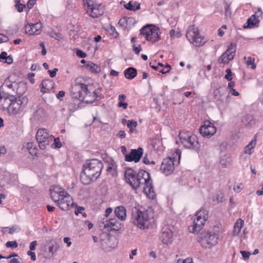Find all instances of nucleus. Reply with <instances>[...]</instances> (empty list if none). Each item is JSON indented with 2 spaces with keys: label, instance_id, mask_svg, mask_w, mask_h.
Here are the masks:
<instances>
[{
  "label": "nucleus",
  "instance_id": "1",
  "mask_svg": "<svg viewBox=\"0 0 263 263\" xmlns=\"http://www.w3.org/2000/svg\"><path fill=\"white\" fill-rule=\"evenodd\" d=\"M125 178L127 183L135 190L144 183L145 186L143 188L144 193L152 199L155 197L153 180L146 171L142 170L137 173L132 168L127 167L125 172Z\"/></svg>",
  "mask_w": 263,
  "mask_h": 263
},
{
  "label": "nucleus",
  "instance_id": "2",
  "mask_svg": "<svg viewBox=\"0 0 263 263\" xmlns=\"http://www.w3.org/2000/svg\"><path fill=\"white\" fill-rule=\"evenodd\" d=\"M81 78L75 80L74 84L70 89V95L72 98L79 99L86 103H92L101 99V92L99 89L95 90L92 92L88 89L87 85Z\"/></svg>",
  "mask_w": 263,
  "mask_h": 263
},
{
  "label": "nucleus",
  "instance_id": "3",
  "mask_svg": "<svg viewBox=\"0 0 263 263\" xmlns=\"http://www.w3.org/2000/svg\"><path fill=\"white\" fill-rule=\"evenodd\" d=\"M103 165L96 159L88 160L83 165V172L80 179L82 183L87 185L95 181L100 176Z\"/></svg>",
  "mask_w": 263,
  "mask_h": 263
},
{
  "label": "nucleus",
  "instance_id": "4",
  "mask_svg": "<svg viewBox=\"0 0 263 263\" xmlns=\"http://www.w3.org/2000/svg\"><path fill=\"white\" fill-rule=\"evenodd\" d=\"M218 235L215 232L204 231L200 233L196 238L197 241L205 249H210L217 245Z\"/></svg>",
  "mask_w": 263,
  "mask_h": 263
},
{
  "label": "nucleus",
  "instance_id": "5",
  "mask_svg": "<svg viewBox=\"0 0 263 263\" xmlns=\"http://www.w3.org/2000/svg\"><path fill=\"white\" fill-rule=\"evenodd\" d=\"M178 137L180 142L185 148L198 149V138L195 135L189 132L182 131L179 134Z\"/></svg>",
  "mask_w": 263,
  "mask_h": 263
},
{
  "label": "nucleus",
  "instance_id": "6",
  "mask_svg": "<svg viewBox=\"0 0 263 263\" xmlns=\"http://www.w3.org/2000/svg\"><path fill=\"white\" fill-rule=\"evenodd\" d=\"M133 216L135 224L141 229L148 228L149 224V216L147 211H141L136 209L133 211Z\"/></svg>",
  "mask_w": 263,
  "mask_h": 263
},
{
  "label": "nucleus",
  "instance_id": "7",
  "mask_svg": "<svg viewBox=\"0 0 263 263\" xmlns=\"http://www.w3.org/2000/svg\"><path fill=\"white\" fill-rule=\"evenodd\" d=\"M28 101V98L25 96H13L11 105L9 109V114L15 115L22 111L25 108Z\"/></svg>",
  "mask_w": 263,
  "mask_h": 263
},
{
  "label": "nucleus",
  "instance_id": "8",
  "mask_svg": "<svg viewBox=\"0 0 263 263\" xmlns=\"http://www.w3.org/2000/svg\"><path fill=\"white\" fill-rule=\"evenodd\" d=\"M186 37L192 44L196 47L201 46L206 42L204 38L200 35L198 29L194 26L189 28Z\"/></svg>",
  "mask_w": 263,
  "mask_h": 263
},
{
  "label": "nucleus",
  "instance_id": "9",
  "mask_svg": "<svg viewBox=\"0 0 263 263\" xmlns=\"http://www.w3.org/2000/svg\"><path fill=\"white\" fill-rule=\"evenodd\" d=\"M159 28L153 25H146L140 30V34L145 37L148 41L155 43L160 39Z\"/></svg>",
  "mask_w": 263,
  "mask_h": 263
},
{
  "label": "nucleus",
  "instance_id": "10",
  "mask_svg": "<svg viewBox=\"0 0 263 263\" xmlns=\"http://www.w3.org/2000/svg\"><path fill=\"white\" fill-rule=\"evenodd\" d=\"M53 137L49 136L47 130L45 128L38 129L36 134V139L41 149H45L47 145L53 140Z\"/></svg>",
  "mask_w": 263,
  "mask_h": 263
},
{
  "label": "nucleus",
  "instance_id": "11",
  "mask_svg": "<svg viewBox=\"0 0 263 263\" xmlns=\"http://www.w3.org/2000/svg\"><path fill=\"white\" fill-rule=\"evenodd\" d=\"M236 50V44L231 43L228 49L218 59L219 63H228L229 62L234 59Z\"/></svg>",
  "mask_w": 263,
  "mask_h": 263
},
{
  "label": "nucleus",
  "instance_id": "12",
  "mask_svg": "<svg viewBox=\"0 0 263 263\" xmlns=\"http://www.w3.org/2000/svg\"><path fill=\"white\" fill-rule=\"evenodd\" d=\"M174 158L167 157L161 163L160 170L165 176L171 175L174 171Z\"/></svg>",
  "mask_w": 263,
  "mask_h": 263
},
{
  "label": "nucleus",
  "instance_id": "13",
  "mask_svg": "<svg viewBox=\"0 0 263 263\" xmlns=\"http://www.w3.org/2000/svg\"><path fill=\"white\" fill-rule=\"evenodd\" d=\"M216 128L214 125L209 121L204 122L199 129L200 134L204 137L210 138L215 134Z\"/></svg>",
  "mask_w": 263,
  "mask_h": 263
},
{
  "label": "nucleus",
  "instance_id": "14",
  "mask_svg": "<svg viewBox=\"0 0 263 263\" xmlns=\"http://www.w3.org/2000/svg\"><path fill=\"white\" fill-rule=\"evenodd\" d=\"M59 198V200L54 202L57 203L59 207L63 211H67L74 205V202L68 194Z\"/></svg>",
  "mask_w": 263,
  "mask_h": 263
},
{
  "label": "nucleus",
  "instance_id": "15",
  "mask_svg": "<svg viewBox=\"0 0 263 263\" xmlns=\"http://www.w3.org/2000/svg\"><path fill=\"white\" fill-rule=\"evenodd\" d=\"M143 149L142 147L137 149H132L128 154L125 155V161L127 162H138L142 155Z\"/></svg>",
  "mask_w": 263,
  "mask_h": 263
},
{
  "label": "nucleus",
  "instance_id": "16",
  "mask_svg": "<svg viewBox=\"0 0 263 263\" xmlns=\"http://www.w3.org/2000/svg\"><path fill=\"white\" fill-rule=\"evenodd\" d=\"M13 98V95L4 92L0 93V109L3 110H7L9 113V109L11 105Z\"/></svg>",
  "mask_w": 263,
  "mask_h": 263
},
{
  "label": "nucleus",
  "instance_id": "17",
  "mask_svg": "<svg viewBox=\"0 0 263 263\" xmlns=\"http://www.w3.org/2000/svg\"><path fill=\"white\" fill-rule=\"evenodd\" d=\"M160 239L164 244L171 243L173 240V232L168 226L163 227L160 235Z\"/></svg>",
  "mask_w": 263,
  "mask_h": 263
},
{
  "label": "nucleus",
  "instance_id": "18",
  "mask_svg": "<svg viewBox=\"0 0 263 263\" xmlns=\"http://www.w3.org/2000/svg\"><path fill=\"white\" fill-rule=\"evenodd\" d=\"M50 192L51 198L54 201L59 200V198L68 194L62 188L57 185L52 186L50 189Z\"/></svg>",
  "mask_w": 263,
  "mask_h": 263
},
{
  "label": "nucleus",
  "instance_id": "19",
  "mask_svg": "<svg viewBox=\"0 0 263 263\" xmlns=\"http://www.w3.org/2000/svg\"><path fill=\"white\" fill-rule=\"evenodd\" d=\"M227 92V88L224 86L219 87L214 90L213 95L217 105H219L223 103V98Z\"/></svg>",
  "mask_w": 263,
  "mask_h": 263
},
{
  "label": "nucleus",
  "instance_id": "20",
  "mask_svg": "<svg viewBox=\"0 0 263 263\" xmlns=\"http://www.w3.org/2000/svg\"><path fill=\"white\" fill-rule=\"evenodd\" d=\"M88 14L92 18H97L104 13L103 7L101 4L95 3L89 9Z\"/></svg>",
  "mask_w": 263,
  "mask_h": 263
},
{
  "label": "nucleus",
  "instance_id": "21",
  "mask_svg": "<svg viewBox=\"0 0 263 263\" xmlns=\"http://www.w3.org/2000/svg\"><path fill=\"white\" fill-rule=\"evenodd\" d=\"M104 224V228L106 229L107 231H118L121 228V223L118 221L116 218H111L106 220Z\"/></svg>",
  "mask_w": 263,
  "mask_h": 263
},
{
  "label": "nucleus",
  "instance_id": "22",
  "mask_svg": "<svg viewBox=\"0 0 263 263\" xmlns=\"http://www.w3.org/2000/svg\"><path fill=\"white\" fill-rule=\"evenodd\" d=\"M42 27L40 23H35L34 24H28L25 26V32L26 34L29 35L38 34L41 31Z\"/></svg>",
  "mask_w": 263,
  "mask_h": 263
},
{
  "label": "nucleus",
  "instance_id": "23",
  "mask_svg": "<svg viewBox=\"0 0 263 263\" xmlns=\"http://www.w3.org/2000/svg\"><path fill=\"white\" fill-rule=\"evenodd\" d=\"M33 117L35 119L43 121L47 118L48 114L43 107L37 106L33 112Z\"/></svg>",
  "mask_w": 263,
  "mask_h": 263
},
{
  "label": "nucleus",
  "instance_id": "24",
  "mask_svg": "<svg viewBox=\"0 0 263 263\" xmlns=\"http://www.w3.org/2000/svg\"><path fill=\"white\" fill-rule=\"evenodd\" d=\"M60 242L55 239H51L47 242L49 254V257H52L53 254L59 250L60 245Z\"/></svg>",
  "mask_w": 263,
  "mask_h": 263
},
{
  "label": "nucleus",
  "instance_id": "25",
  "mask_svg": "<svg viewBox=\"0 0 263 263\" xmlns=\"http://www.w3.org/2000/svg\"><path fill=\"white\" fill-rule=\"evenodd\" d=\"M205 221L201 220V219L196 217L194 220L193 225L189 227V230L190 232L195 233L200 231Z\"/></svg>",
  "mask_w": 263,
  "mask_h": 263
},
{
  "label": "nucleus",
  "instance_id": "26",
  "mask_svg": "<svg viewBox=\"0 0 263 263\" xmlns=\"http://www.w3.org/2000/svg\"><path fill=\"white\" fill-rule=\"evenodd\" d=\"M53 85L54 82L52 80L49 79L44 80L41 84V92L43 93L48 92L53 87Z\"/></svg>",
  "mask_w": 263,
  "mask_h": 263
},
{
  "label": "nucleus",
  "instance_id": "27",
  "mask_svg": "<svg viewBox=\"0 0 263 263\" xmlns=\"http://www.w3.org/2000/svg\"><path fill=\"white\" fill-rule=\"evenodd\" d=\"M114 213L115 215L120 220H124L126 219V210L123 206H119L116 208Z\"/></svg>",
  "mask_w": 263,
  "mask_h": 263
},
{
  "label": "nucleus",
  "instance_id": "28",
  "mask_svg": "<svg viewBox=\"0 0 263 263\" xmlns=\"http://www.w3.org/2000/svg\"><path fill=\"white\" fill-rule=\"evenodd\" d=\"M125 77L128 80H132L137 75V69L133 67H128L124 71Z\"/></svg>",
  "mask_w": 263,
  "mask_h": 263
},
{
  "label": "nucleus",
  "instance_id": "29",
  "mask_svg": "<svg viewBox=\"0 0 263 263\" xmlns=\"http://www.w3.org/2000/svg\"><path fill=\"white\" fill-rule=\"evenodd\" d=\"M242 123L245 126L251 127L255 124V120L252 115H247L242 118Z\"/></svg>",
  "mask_w": 263,
  "mask_h": 263
},
{
  "label": "nucleus",
  "instance_id": "30",
  "mask_svg": "<svg viewBox=\"0 0 263 263\" xmlns=\"http://www.w3.org/2000/svg\"><path fill=\"white\" fill-rule=\"evenodd\" d=\"M124 7L127 10L136 11L140 9V4L138 2L129 1L127 4L124 5Z\"/></svg>",
  "mask_w": 263,
  "mask_h": 263
},
{
  "label": "nucleus",
  "instance_id": "31",
  "mask_svg": "<svg viewBox=\"0 0 263 263\" xmlns=\"http://www.w3.org/2000/svg\"><path fill=\"white\" fill-rule=\"evenodd\" d=\"M256 144V136L249 142V143L245 147L244 153L251 155L253 152V149Z\"/></svg>",
  "mask_w": 263,
  "mask_h": 263
},
{
  "label": "nucleus",
  "instance_id": "32",
  "mask_svg": "<svg viewBox=\"0 0 263 263\" xmlns=\"http://www.w3.org/2000/svg\"><path fill=\"white\" fill-rule=\"evenodd\" d=\"M0 62H3L8 64H11L13 63L12 57L11 55H7V53L5 51H3L0 54Z\"/></svg>",
  "mask_w": 263,
  "mask_h": 263
},
{
  "label": "nucleus",
  "instance_id": "33",
  "mask_svg": "<svg viewBox=\"0 0 263 263\" xmlns=\"http://www.w3.org/2000/svg\"><path fill=\"white\" fill-rule=\"evenodd\" d=\"M16 93L18 96H23V94L26 92L27 87L26 84L23 82H20L17 83L16 87Z\"/></svg>",
  "mask_w": 263,
  "mask_h": 263
},
{
  "label": "nucleus",
  "instance_id": "34",
  "mask_svg": "<svg viewBox=\"0 0 263 263\" xmlns=\"http://www.w3.org/2000/svg\"><path fill=\"white\" fill-rule=\"evenodd\" d=\"M248 26L247 27H253L257 26V24L259 23V20L257 17H256L255 14L252 15L247 21ZM244 28H246V26H244Z\"/></svg>",
  "mask_w": 263,
  "mask_h": 263
},
{
  "label": "nucleus",
  "instance_id": "35",
  "mask_svg": "<svg viewBox=\"0 0 263 263\" xmlns=\"http://www.w3.org/2000/svg\"><path fill=\"white\" fill-rule=\"evenodd\" d=\"M243 224V221L241 219H239L237 220L234 226V230L233 231V235L236 236L239 234Z\"/></svg>",
  "mask_w": 263,
  "mask_h": 263
},
{
  "label": "nucleus",
  "instance_id": "36",
  "mask_svg": "<svg viewBox=\"0 0 263 263\" xmlns=\"http://www.w3.org/2000/svg\"><path fill=\"white\" fill-rule=\"evenodd\" d=\"M138 125V123L137 121L134 120H130L127 121V126L129 129V133H137V130L136 129V127Z\"/></svg>",
  "mask_w": 263,
  "mask_h": 263
},
{
  "label": "nucleus",
  "instance_id": "37",
  "mask_svg": "<svg viewBox=\"0 0 263 263\" xmlns=\"http://www.w3.org/2000/svg\"><path fill=\"white\" fill-rule=\"evenodd\" d=\"M86 66L93 73H98L101 71V68L98 65L91 62H88Z\"/></svg>",
  "mask_w": 263,
  "mask_h": 263
},
{
  "label": "nucleus",
  "instance_id": "38",
  "mask_svg": "<svg viewBox=\"0 0 263 263\" xmlns=\"http://www.w3.org/2000/svg\"><path fill=\"white\" fill-rule=\"evenodd\" d=\"M196 217L201 219L202 221H206L208 218V212L204 209L200 210L196 213Z\"/></svg>",
  "mask_w": 263,
  "mask_h": 263
},
{
  "label": "nucleus",
  "instance_id": "39",
  "mask_svg": "<svg viewBox=\"0 0 263 263\" xmlns=\"http://www.w3.org/2000/svg\"><path fill=\"white\" fill-rule=\"evenodd\" d=\"M244 59L246 60V63L248 66H250L252 69L256 68V65L254 63L255 60L250 57L248 58L245 57Z\"/></svg>",
  "mask_w": 263,
  "mask_h": 263
},
{
  "label": "nucleus",
  "instance_id": "40",
  "mask_svg": "<svg viewBox=\"0 0 263 263\" xmlns=\"http://www.w3.org/2000/svg\"><path fill=\"white\" fill-rule=\"evenodd\" d=\"M4 85L7 86L9 88H12L14 90V88L16 87L17 85V83L15 82H11L10 80V77H8L5 80L4 83Z\"/></svg>",
  "mask_w": 263,
  "mask_h": 263
},
{
  "label": "nucleus",
  "instance_id": "41",
  "mask_svg": "<svg viewBox=\"0 0 263 263\" xmlns=\"http://www.w3.org/2000/svg\"><path fill=\"white\" fill-rule=\"evenodd\" d=\"M224 14L227 18H230L231 17L232 12L230 9V5L228 3H225L224 5Z\"/></svg>",
  "mask_w": 263,
  "mask_h": 263
},
{
  "label": "nucleus",
  "instance_id": "42",
  "mask_svg": "<svg viewBox=\"0 0 263 263\" xmlns=\"http://www.w3.org/2000/svg\"><path fill=\"white\" fill-rule=\"evenodd\" d=\"M222 198L223 196L221 193L216 194L213 197V201L217 203H219L222 202Z\"/></svg>",
  "mask_w": 263,
  "mask_h": 263
},
{
  "label": "nucleus",
  "instance_id": "43",
  "mask_svg": "<svg viewBox=\"0 0 263 263\" xmlns=\"http://www.w3.org/2000/svg\"><path fill=\"white\" fill-rule=\"evenodd\" d=\"M50 37L54 38L59 41L63 39V36L62 34L54 31H52L50 33Z\"/></svg>",
  "mask_w": 263,
  "mask_h": 263
},
{
  "label": "nucleus",
  "instance_id": "44",
  "mask_svg": "<svg viewBox=\"0 0 263 263\" xmlns=\"http://www.w3.org/2000/svg\"><path fill=\"white\" fill-rule=\"evenodd\" d=\"M83 2L85 6H87V13H89V9L92 6L95 2L92 0H83Z\"/></svg>",
  "mask_w": 263,
  "mask_h": 263
},
{
  "label": "nucleus",
  "instance_id": "45",
  "mask_svg": "<svg viewBox=\"0 0 263 263\" xmlns=\"http://www.w3.org/2000/svg\"><path fill=\"white\" fill-rule=\"evenodd\" d=\"M162 144V142L159 139H154L152 142V145L155 149H158L159 147V145Z\"/></svg>",
  "mask_w": 263,
  "mask_h": 263
},
{
  "label": "nucleus",
  "instance_id": "46",
  "mask_svg": "<svg viewBox=\"0 0 263 263\" xmlns=\"http://www.w3.org/2000/svg\"><path fill=\"white\" fill-rule=\"evenodd\" d=\"M6 246L8 248H16L18 247V243L16 241H7Z\"/></svg>",
  "mask_w": 263,
  "mask_h": 263
},
{
  "label": "nucleus",
  "instance_id": "47",
  "mask_svg": "<svg viewBox=\"0 0 263 263\" xmlns=\"http://www.w3.org/2000/svg\"><path fill=\"white\" fill-rule=\"evenodd\" d=\"M53 145H54V147L55 148H59L62 147V145L59 137L54 139V143Z\"/></svg>",
  "mask_w": 263,
  "mask_h": 263
},
{
  "label": "nucleus",
  "instance_id": "48",
  "mask_svg": "<svg viewBox=\"0 0 263 263\" xmlns=\"http://www.w3.org/2000/svg\"><path fill=\"white\" fill-rule=\"evenodd\" d=\"M227 74L224 76V78L228 81H231L232 79V73L230 69H227L226 70Z\"/></svg>",
  "mask_w": 263,
  "mask_h": 263
},
{
  "label": "nucleus",
  "instance_id": "49",
  "mask_svg": "<svg viewBox=\"0 0 263 263\" xmlns=\"http://www.w3.org/2000/svg\"><path fill=\"white\" fill-rule=\"evenodd\" d=\"M177 263H193V261L192 258L189 257L184 260L179 259Z\"/></svg>",
  "mask_w": 263,
  "mask_h": 263
},
{
  "label": "nucleus",
  "instance_id": "50",
  "mask_svg": "<svg viewBox=\"0 0 263 263\" xmlns=\"http://www.w3.org/2000/svg\"><path fill=\"white\" fill-rule=\"evenodd\" d=\"M36 0H29L27 4V7L29 9L33 8L34 5L35 4Z\"/></svg>",
  "mask_w": 263,
  "mask_h": 263
},
{
  "label": "nucleus",
  "instance_id": "51",
  "mask_svg": "<svg viewBox=\"0 0 263 263\" xmlns=\"http://www.w3.org/2000/svg\"><path fill=\"white\" fill-rule=\"evenodd\" d=\"M15 8L17 9L18 12H22L23 11L24 8H25L26 5L21 4L19 5H15Z\"/></svg>",
  "mask_w": 263,
  "mask_h": 263
},
{
  "label": "nucleus",
  "instance_id": "52",
  "mask_svg": "<svg viewBox=\"0 0 263 263\" xmlns=\"http://www.w3.org/2000/svg\"><path fill=\"white\" fill-rule=\"evenodd\" d=\"M76 54L78 57L81 58H84L86 56V54L80 49H78L77 50Z\"/></svg>",
  "mask_w": 263,
  "mask_h": 263
},
{
  "label": "nucleus",
  "instance_id": "53",
  "mask_svg": "<svg viewBox=\"0 0 263 263\" xmlns=\"http://www.w3.org/2000/svg\"><path fill=\"white\" fill-rule=\"evenodd\" d=\"M9 40V38L7 36L0 33V43H3V42H7Z\"/></svg>",
  "mask_w": 263,
  "mask_h": 263
},
{
  "label": "nucleus",
  "instance_id": "54",
  "mask_svg": "<svg viewBox=\"0 0 263 263\" xmlns=\"http://www.w3.org/2000/svg\"><path fill=\"white\" fill-rule=\"evenodd\" d=\"M243 185L241 183H240L238 185H234L233 189L235 192L239 193L241 191Z\"/></svg>",
  "mask_w": 263,
  "mask_h": 263
},
{
  "label": "nucleus",
  "instance_id": "55",
  "mask_svg": "<svg viewBox=\"0 0 263 263\" xmlns=\"http://www.w3.org/2000/svg\"><path fill=\"white\" fill-rule=\"evenodd\" d=\"M58 71V69L57 68H54L52 70H48V72L50 74L51 78H54L57 74V72Z\"/></svg>",
  "mask_w": 263,
  "mask_h": 263
},
{
  "label": "nucleus",
  "instance_id": "56",
  "mask_svg": "<svg viewBox=\"0 0 263 263\" xmlns=\"http://www.w3.org/2000/svg\"><path fill=\"white\" fill-rule=\"evenodd\" d=\"M240 253L242 256V257L245 259H247L249 258V256L250 255V253L249 252H247L245 251H241Z\"/></svg>",
  "mask_w": 263,
  "mask_h": 263
},
{
  "label": "nucleus",
  "instance_id": "57",
  "mask_svg": "<svg viewBox=\"0 0 263 263\" xmlns=\"http://www.w3.org/2000/svg\"><path fill=\"white\" fill-rule=\"evenodd\" d=\"M65 92L63 90L60 91L58 94H57V98L60 100H62L63 98L65 96Z\"/></svg>",
  "mask_w": 263,
  "mask_h": 263
},
{
  "label": "nucleus",
  "instance_id": "58",
  "mask_svg": "<svg viewBox=\"0 0 263 263\" xmlns=\"http://www.w3.org/2000/svg\"><path fill=\"white\" fill-rule=\"evenodd\" d=\"M133 50L136 54H139L140 51L141 50V45H139L138 46L136 47L135 45H133Z\"/></svg>",
  "mask_w": 263,
  "mask_h": 263
},
{
  "label": "nucleus",
  "instance_id": "59",
  "mask_svg": "<svg viewBox=\"0 0 263 263\" xmlns=\"http://www.w3.org/2000/svg\"><path fill=\"white\" fill-rule=\"evenodd\" d=\"M37 245V241L36 240L32 241L29 246L30 250L29 251H33L35 250L36 246Z\"/></svg>",
  "mask_w": 263,
  "mask_h": 263
},
{
  "label": "nucleus",
  "instance_id": "60",
  "mask_svg": "<svg viewBox=\"0 0 263 263\" xmlns=\"http://www.w3.org/2000/svg\"><path fill=\"white\" fill-rule=\"evenodd\" d=\"M27 255L30 256L31 260L34 261L36 259L35 253L32 251H28L27 252Z\"/></svg>",
  "mask_w": 263,
  "mask_h": 263
},
{
  "label": "nucleus",
  "instance_id": "61",
  "mask_svg": "<svg viewBox=\"0 0 263 263\" xmlns=\"http://www.w3.org/2000/svg\"><path fill=\"white\" fill-rule=\"evenodd\" d=\"M40 46L42 47V50L41 51V54L42 55H45L46 53H47V51H46V48H45V46L44 45V43L43 42H42L40 44Z\"/></svg>",
  "mask_w": 263,
  "mask_h": 263
},
{
  "label": "nucleus",
  "instance_id": "62",
  "mask_svg": "<svg viewBox=\"0 0 263 263\" xmlns=\"http://www.w3.org/2000/svg\"><path fill=\"white\" fill-rule=\"evenodd\" d=\"M127 105L128 104L127 103L122 102V101H120L118 104V107H122L124 109H126L127 107Z\"/></svg>",
  "mask_w": 263,
  "mask_h": 263
},
{
  "label": "nucleus",
  "instance_id": "63",
  "mask_svg": "<svg viewBox=\"0 0 263 263\" xmlns=\"http://www.w3.org/2000/svg\"><path fill=\"white\" fill-rule=\"evenodd\" d=\"M143 162L145 164H150V161L148 160L147 154H145V155L143 158Z\"/></svg>",
  "mask_w": 263,
  "mask_h": 263
},
{
  "label": "nucleus",
  "instance_id": "64",
  "mask_svg": "<svg viewBox=\"0 0 263 263\" xmlns=\"http://www.w3.org/2000/svg\"><path fill=\"white\" fill-rule=\"evenodd\" d=\"M118 136L121 139L125 138L126 134L124 130H120L118 134Z\"/></svg>",
  "mask_w": 263,
  "mask_h": 263
}]
</instances>
